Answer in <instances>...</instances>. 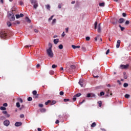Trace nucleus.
Returning <instances> with one entry per match:
<instances>
[{
	"label": "nucleus",
	"instance_id": "393cba45",
	"mask_svg": "<svg viewBox=\"0 0 131 131\" xmlns=\"http://www.w3.org/2000/svg\"><path fill=\"white\" fill-rule=\"evenodd\" d=\"M124 88H127L128 86V84L127 83H124L123 84Z\"/></svg>",
	"mask_w": 131,
	"mask_h": 131
},
{
	"label": "nucleus",
	"instance_id": "e2e57ef3",
	"mask_svg": "<svg viewBox=\"0 0 131 131\" xmlns=\"http://www.w3.org/2000/svg\"><path fill=\"white\" fill-rule=\"evenodd\" d=\"M60 122V121H59V120H57L55 122L56 124H58V123H59Z\"/></svg>",
	"mask_w": 131,
	"mask_h": 131
},
{
	"label": "nucleus",
	"instance_id": "f704fd0d",
	"mask_svg": "<svg viewBox=\"0 0 131 131\" xmlns=\"http://www.w3.org/2000/svg\"><path fill=\"white\" fill-rule=\"evenodd\" d=\"M17 100L18 102H20V103H23V100H22L21 98H18Z\"/></svg>",
	"mask_w": 131,
	"mask_h": 131
},
{
	"label": "nucleus",
	"instance_id": "c9c22d12",
	"mask_svg": "<svg viewBox=\"0 0 131 131\" xmlns=\"http://www.w3.org/2000/svg\"><path fill=\"white\" fill-rule=\"evenodd\" d=\"M14 24H20V21L18 20H16L14 23Z\"/></svg>",
	"mask_w": 131,
	"mask_h": 131
},
{
	"label": "nucleus",
	"instance_id": "680f3d73",
	"mask_svg": "<svg viewBox=\"0 0 131 131\" xmlns=\"http://www.w3.org/2000/svg\"><path fill=\"white\" fill-rule=\"evenodd\" d=\"M63 101H64V102H68V101H69V99H64L63 100Z\"/></svg>",
	"mask_w": 131,
	"mask_h": 131
},
{
	"label": "nucleus",
	"instance_id": "c756f323",
	"mask_svg": "<svg viewBox=\"0 0 131 131\" xmlns=\"http://www.w3.org/2000/svg\"><path fill=\"white\" fill-rule=\"evenodd\" d=\"M91 98H96V95L94 93H91Z\"/></svg>",
	"mask_w": 131,
	"mask_h": 131
},
{
	"label": "nucleus",
	"instance_id": "cd10ccee",
	"mask_svg": "<svg viewBox=\"0 0 131 131\" xmlns=\"http://www.w3.org/2000/svg\"><path fill=\"white\" fill-rule=\"evenodd\" d=\"M6 107H4V106H1V107H0V110H2L3 111L6 110Z\"/></svg>",
	"mask_w": 131,
	"mask_h": 131
},
{
	"label": "nucleus",
	"instance_id": "473e14b6",
	"mask_svg": "<svg viewBox=\"0 0 131 131\" xmlns=\"http://www.w3.org/2000/svg\"><path fill=\"white\" fill-rule=\"evenodd\" d=\"M16 105V107H17V108H20V103L17 102Z\"/></svg>",
	"mask_w": 131,
	"mask_h": 131
},
{
	"label": "nucleus",
	"instance_id": "7c9ffc66",
	"mask_svg": "<svg viewBox=\"0 0 131 131\" xmlns=\"http://www.w3.org/2000/svg\"><path fill=\"white\" fill-rule=\"evenodd\" d=\"M119 26L121 28V31H123L124 30V27H122L121 25H119Z\"/></svg>",
	"mask_w": 131,
	"mask_h": 131
},
{
	"label": "nucleus",
	"instance_id": "6e6d98bb",
	"mask_svg": "<svg viewBox=\"0 0 131 131\" xmlns=\"http://www.w3.org/2000/svg\"><path fill=\"white\" fill-rule=\"evenodd\" d=\"M110 52V50L108 49L106 52V55H108Z\"/></svg>",
	"mask_w": 131,
	"mask_h": 131
},
{
	"label": "nucleus",
	"instance_id": "c85d7f7f",
	"mask_svg": "<svg viewBox=\"0 0 131 131\" xmlns=\"http://www.w3.org/2000/svg\"><path fill=\"white\" fill-rule=\"evenodd\" d=\"M94 25H95V27H94L95 29H97V25H98V22L95 21Z\"/></svg>",
	"mask_w": 131,
	"mask_h": 131
},
{
	"label": "nucleus",
	"instance_id": "79ce46f5",
	"mask_svg": "<svg viewBox=\"0 0 131 131\" xmlns=\"http://www.w3.org/2000/svg\"><path fill=\"white\" fill-rule=\"evenodd\" d=\"M91 93H88L87 94V98H91Z\"/></svg>",
	"mask_w": 131,
	"mask_h": 131
},
{
	"label": "nucleus",
	"instance_id": "49530a36",
	"mask_svg": "<svg viewBox=\"0 0 131 131\" xmlns=\"http://www.w3.org/2000/svg\"><path fill=\"white\" fill-rule=\"evenodd\" d=\"M125 24V25H128V24H129V21L126 20Z\"/></svg>",
	"mask_w": 131,
	"mask_h": 131
},
{
	"label": "nucleus",
	"instance_id": "1a4fd4ad",
	"mask_svg": "<svg viewBox=\"0 0 131 131\" xmlns=\"http://www.w3.org/2000/svg\"><path fill=\"white\" fill-rule=\"evenodd\" d=\"M10 21H15V15H12L11 17H9Z\"/></svg>",
	"mask_w": 131,
	"mask_h": 131
},
{
	"label": "nucleus",
	"instance_id": "8fccbe9b",
	"mask_svg": "<svg viewBox=\"0 0 131 131\" xmlns=\"http://www.w3.org/2000/svg\"><path fill=\"white\" fill-rule=\"evenodd\" d=\"M4 107H7L8 106V103H5L3 104Z\"/></svg>",
	"mask_w": 131,
	"mask_h": 131
},
{
	"label": "nucleus",
	"instance_id": "c03bdc74",
	"mask_svg": "<svg viewBox=\"0 0 131 131\" xmlns=\"http://www.w3.org/2000/svg\"><path fill=\"white\" fill-rule=\"evenodd\" d=\"M54 104H56V101L53 100V101H52L51 105H54Z\"/></svg>",
	"mask_w": 131,
	"mask_h": 131
},
{
	"label": "nucleus",
	"instance_id": "0eeeda50",
	"mask_svg": "<svg viewBox=\"0 0 131 131\" xmlns=\"http://www.w3.org/2000/svg\"><path fill=\"white\" fill-rule=\"evenodd\" d=\"M15 126H21L22 125V122H16L14 124Z\"/></svg>",
	"mask_w": 131,
	"mask_h": 131
},
{
	"label": "nucleus",
	"instance_id": "f03ea898",
	"mask_svg": "<svg viewBox=\"0 0 131 131\" xmlns=\"http://www.w3.org/2000/svg\"><path fill=\"white\" fill-rule=\"evenodd\" d=\"M31 3L33 5L34 8L37 9V7H38V3H37L36 0H31Z\"/></svg>",
	"mask_w": 131,
	"mask_h": 131
},
{
	"label": "nucleus",
	"instance_id": "9d476101",
	"mask_svg": "<svg viewBox=\"0 0 131 131\" xmlns=\"http://www.w3.org/2000/svg\"><path fill=\"white\" fill-rule=\"evenodd\" d=\"M59 41H60V40H59V39H55L53 40V42L55 45H57V43H58Z\"/></svg>",
	"mask_w": 131,
	"mask_h": 131
},
{
	"label": "nucleus",
	"instance_id": "603ef678",
	"mask_svg": "<svg viewBox=\"0 0 131 131\" xmlns=\"http://www.w3.org/2000/svg\"><path fill=\"white\" fill-rule=\"evenodd\" d=\"M65 35H66V34H65V32H63L61 36L62 37H64V36H65Z\"/></svg>",
	"mask_w": 131,
	"mask_h": 131
},
{
	"label": "nucleus",
	"instance_id": "9b49d317",
	"mask_svg": "<svg viewBox=\"0 0 131 131\" xmlns=\"http://www.w3.org/2000/svg\"><path fill=\"white\" fill-rule=\"evenodd\" d=\"M72 48L74 49V50H75V49H79L80 48V46H75V45H72Z\"/></svg>",
	"mask_w": 131,
	"mask_h": 131
},
{
	"label": "nucleus",
	"instance_id": "ddd939ff",
	"mask_svg": "<svg viewBox=\"0 0 131 131\" xmlns=\"http://www.w3.org/2000/svg\"><path fill=\"white\" fill-rule=\"evenodd\" d=\"M79 84H80V85L81 87L83 86V80H80L79 81Z\"/></svg>",
	"mask_w": 131,
	"mask_h": 131
},
{
	"label": "nucleus",
	"instance_id": "e433bc0d",
	"mask_svg": "<svg viewBox=\"0 0 131 131\" xmlns=\"http://www.w3.org/2000/svg\"><path fill=\"white\" fill-rule=\"evenodd\" d=\"M70 67H71V68L72 69H75V65H71V66H70Z\"/></svg>",
	"mask_w": 131,
	"mask_h": 131
},
{
	"label": "nucleus",
	"instance_id": "ea45409f",
	"mask_svg": "<svg viewBox=\"0 0 131 131\" xmlns=\"http://www.w3.org/2000/svg\"><path fill=\"white\" fill-rule=\"evenodd\" d=\"M15 17H16V19H19V18H20V15H19V14H16L15 15Z\"/></svg>",
	"mask_w": 131,
	"mask_h": 131
},
{
	"label": "nucleus",
	"instance_id": "69168bd1",
	"mask_svg": "<svg viewBox=\"0 0 131 131\" xmlns=\"http://www.w3.org/2000/svg\"><path fill=\"white\" fill-rule=\"evenodd\" d=\"M20 118H24V115H23V114L20 115Z\"/></svg>",
	"mask_w": 131,
	"mask_h": 131
},
{
	"label": "nucleus",
	"instance_id": "aec40b11",
	"mask_svg": "<svg viewBox=\"0 0 131 131\" xmlns=\"http://www.w3.org/2000/svg\"><path fill=\"white\" fill-rule=\"evenodd\" d=\"M105 6V3H99L100 7H104Z\"/></svg>",
	"mask_w": 131,
	"mask_h": 131
},
{
	"label": "nucleus",
	"instance_id": "0e129e2a",
	"mask_svg": "<svg viewBox=\"0 0 131 131\" xmlns=\"http://www.w3.org/2000/svg\"><path fill=\"white\" fill-rule=\"evenodd\" d=\"M73 100L74 101H76V97H75V96H74V98H73Z\"/></svg>",
	"mask_w": 131,
	"mask_h": 131
},
{
	"label": "nucleus",
	"instance_id": "f257e3e1",
	"mask_svg": "<svg viewBox=\"0 0 131 131\" xmlns=\"http://www.w3.org/2000/svg\"><path fill=\"white\" fill-rule=\"evenodd\" d=\"M49 48L47 50V55L50 58H53L54 57V54L53 51H52V44H49Z\"/></svg>",
	"mask_w": 131,
	"mask_h": 131
},
{
	"label": "nucleus",
	"instance_id": "052dcab7",
	"mask_svg": "<svg viewBox=\"0 0 131 131\" xmlns=\"http://www.w3.org/2000/svg\"><path fill=\"white\" fill-rule=\"evenodd\" d=\"M122 16H123V17H126V14H125V13H123Z\"/></svg>",
	"mask_w": 131,
	"mask_h": 131
},
{
	"label": "nucleus",
	"instance_id": "7ed1b4c3",
	"mask_svg": "<svg viewBox=\"0 0 131 131\" xmlns=\"http://www.w3.org/2000/svg\"><path fill=\"white\" fill-rule=\"evenodd\" d=\"M1 36L2 38H6L7 37V33H6V31H3L1 32Z\"/></svg>",
	"mask_w": 131,
	"mask_h": 131
},
{
	"label": "nucleus",
	"instance_id": "6e6552de",
	"mask_svg": "<svg viewBox=\"0 0 131 131\" xmlns=\"http://www.w3.org/2000/svg\"><path fill=\"white\" fill-rule=\"evenodd\" d=\"M120 42H121L120 40H117V45H116V48L117 49H118L119 48V47H120Z\"/></svg>",
	"mask_w": 131,
	"mask_h": 131
},
{
	"label": "nucleus",
	"instance_id": "72a5a7b5",
	"mask_svg": "<svg viewBox=\"0 0 131 131\" xmlns=\"http://www.w3.org/2000/svg\"><path fill=\"white\" fill-rule=\"evenodd\" d=\"M46 108H41L40 110V112L43 113V112H46Z\"/></svg>",
	"mask_w": 131,
	"mask_h": 131
},
{
	"label": "nucleus",
	"instance_id": "37998d69",
	"mask_svg": "<svg viewBox=\"0 0 131 131\" xmlns=\"http://www.w3.org/2000/svg\"><path fill=\"white\" fill-rule=\"evenodd\" d=\"M49 103H51V100H48L46 102H45V105H48Z\"/></svg>",
	"mask_w": 131,
	"mask_h": 131
},
{
	"label": "nucleus",
	"instance_id": "a18cd8bd",
	"mask_svg": "<svg viewBox=\"0 0 131 131\" xmlns=\"http://www.w3.org/2000/svg\"><path fill=\"white\" fill-rule=\"evenodd\" d=\"M56 67H57V65L56 64H53L52 66V68L53 69L56 68Z\"/></svg>",
	"mask_w": 131,
	"mask_h": 131
},
{
	"label": "nucleus",
	"instance_id": "864d4df0",
	"mask_svg": "<svg viewBox=\"0 0 131 131\" xmlns=\"http://www.w3.org/2000/svg\"><path fill=\"white\" fill-rule=\"evenodd\" d=\"M104 95H105L104 92H100V96H104Z\"/></svg>",
	"mask_w": 131,
	"mask_h": 131
},
{
	"label": "nucleus",
	"instance_id": "3c124183",
	"mask_svg": "<svg viewBox=\"0 0 131 131\" xmlns=\"http://www.w3.org/2000/svg\"><path fill=\"white\" fill-rule=\"evenodd\" d=\"M2 113H3V114H5V115H6L8 113V112L6 111H5L2 112Z\"/></svg>",
	"mask_w": 131,
	"mask_h": 131
},
{
	"label": "nucleus",
	"instance_id": "58836bf2",
	"mask_svg": "<svg viewBox=\"0 0 131 131\" xmlns=\"http://www.w3.org/2000/svg\"><path fill=\"white\" fill-rule=\"evenodd\" d=\"M6 117H7L8 118H9V117H10V116H11V115H10V114H8V113L5 115Z\"/></svg>",
	"mask_w": 131,
	"mask_h": 131
},
{
	"label": "nucleus",
	"instance_id": "f8f14e48",
	"mask_svg": "<svg viewBox=\"0 0 131 131\" xmlns=\"http://www.w3.org/2000/svg\"><path fill=\"white\" fill-rule=\"evenodd\" d=\"M12 15H14V13H13V12H12L11 11H9L8 12V16L9 18L11 17Z\"/></svg>",
	"mask_w": 131,
	"mask_h": 131
},
{
	"label": "nucleus",
	"instance_id": "a878e982",
	"mask_svg": "<svg viewBox=\"0 0 131 131\" xmlns=\"http://www.w3.org/2000/svg\"><path fill=\"white\" fill-rule=\"evenodd\" d=\"M7 25L8 27H11V26H12V24L11 23V22L8 21L7 22Z\"/></svg>",
	"mask_w": 131,
	"mask_h": 131
},
{
	"label": "nucleus",
	"instance_id": "338daca9",
	"mask_svg": "<svg viewBox=\"0 0 131 131\" xmlns=\"http://www.w3.org/2000/svg\"><path fill=\"white\" fill-rule=\"evenodd\" d=\"M23 16H24V14H22V13H20V15H19V16L21 17H23Z\"/></svg>",
	"mask_w": 131,
	"mask_h": 131
},
{
	"label": "nucleus",
	"instance_id": "774afa93",
	"mask_svg": "<svg viewBox=\"0 0 131 131\" xmlns=\"http://www.w3.org/2000/svg\"><path fill=\"white\" fill-rule=\"evenodd\" d=\"M37 130H38V131H41V128H37Z\"/></svg>",
	"mask_w": 131,
	"mask_h": 131
},
{
	"label": "nucleus",
	"instance_id": "423d86ee",
	"mask_svg": "<svg viewBox=\"0 0 131 131\" xmlns=\"http://www.w3.org/2000/svg\"><path fill=\"white\" fill-rule=\"evenodd\" d=\"M128 66V64H121L120 67L121 69H126V68H127Z\"/></svg>",
	"mask_w": 131,
	"mask_h": 131
},
{
	"label": "nucleus",
	"instance_id": "4c0bfd02",
	"mask_svg": "<svg viewBox=\"0 0 131 131\" xmlns=\"http://www.w3.org/2000/svg\"><path fill=\"white\" fill-rule=\"evenodd\" d=\"M28 101H29V102H30V101H32V97H29L28 98Z\"/></svg>",
	"mask_w": 131,
	"mask_h": 131
},
{
	"label": "nucleus",
	"instance_id": "13d9d810",
	"mask_svg": "<svg viewBox=\"0 0 131 131\" xmlns=\"http://www.w3.org/2000/svg\"><path fill=\"white\" fill-rule=\"evenodd\" d=\"M19 4L20 5V6H23V5H24L23 2L20 1L19 2Z\"/></svg>",
	"mask_w": 131,
	"mask_h": 131
},
{
	"label": "nucleus",
	"instance_id": "b1692460",
	"mask_svg": "<svg viewBox=\"0 0 131 131\" xmlns=\"http://www.w3.org/2000/svg\"><path fill=\"white\" fill-rule=\"evenodd\" d=\"M124 97L126 98V99H128V98L130 97V95H129V94H126L125 95Z\"/></svg>",
	"mask_w": 131,
	"mask_h": 131
},
{
	"label": "nucleus",
	"instance_id": "5701e85b",
	"mask_svg": "<svg viewBox=\"0 0 131 131\" xmlns=\"http://www.w3.org/2000/svg\"><path fill=\"white\" fill-rule=\"evenodd\" d=\"M57 20L56 19V18H54L53 19L52 22V24H53V25H54V24H55V23H56Z\"/></svg>",
	"mask_w": 131,
	"mask_h": 131
},
{
	"label": "nucleus",
	"instance_id": "a211bd4d",
	"mask_svg": "<svg viewBox=\"0 0 131 131\" xmlns=\"http://www.w3.org/2000/svg\"><path fill=\"white\" fill-rule=\"evenodd\" d=\"M26 20L28 23H30V22H31V20H30V19H29V18H28V17H26Z\"/></svg>",
	"mask_w": 131,
	"mask_h": 131
},
{
	"label": "nucleus",
	"instance_id": "f3484780",
	"mask_svg": "<svg viewBox=\"0 0 131 131\" xmlns=\"http://www.w3.org/2000/svg\"><path fill=\"white\" fill-rule=\"evenodd\" d=\"M81 96V93H78L76 95H75V98H78V97H80Z\"/></svg>",
	"mask_w": 131,
	"mask_h": 131
},
{
	"label": "nucleus",
	"instance_id": "dca6fc26",
	"mask_svg": "<svg viewBox=\"0 0 131 131\" xmlns=\"http://www.w3.org/2000/svg\"><path fill=\"white\" fill-rule=\"evenodd\" d=\"M95 73H96V71H93V77H95V78H98L99 77V76L95 75Z\"/></svg>",
	"mask_w": 131,
	"mask_h": 131
},
{
	"label": "nucleus",
	"instance_id": "bb28decb",
	"mask_svg": "<svg viewBox=\"0 0 131 131\" xmlns=\"http://www.w3.org/2000/svg\"><path fill=\"white\" fill-rule=\"evenodd\" d=\"M96 126V122H93L91 125V127H95Z\"/></svg>",
	"mask_w": 131,
	"mask_h": 131
},
{
	"label": "nucleus",
	"instance_id": "4be33fe9",
	"mask_svg": "<svg viewBox=\"0 0 131 131\" xmlns=\"http://www.w3.org/2000/svg\"><path fill=\"white\" fill-rule=\"evenodd\" d=\"M58 48L59 50H62L63 49V45L62 44H60L59 45Z\"/></svg>",
	"mask_w": 131,
	"mask_h": 131
},
{
	"label": "nucleus",
	"instance_id": "5fc2aeb1",
	"mask_svg": "<svg viewBox=\"0 0 131 131\" xmlns=\"http://www.w3.org/2000/svg\"><path fill=\"white\" fill-rule=\"evenodd\" d=\"M69 30V28H66V33H68Z\"/></svg>",
	"mask_w": 131,
	"mask_h": 131
},
{
	"label": "nucleus",
	"instance_id": "4d7b16f0",
	"mask_svg": "<svg viewBox=\"0 0 131 131\" xmlns=\"http://www.w3.org/2000/svg\"><path fill=\"white\" fill-rule=\"evenodd\" d=\"M39 107H40V108H42V107H43V104H39Z\"/></svg>",
	"mask_w": 131,
	"mask_h": 131
},
{
	"label": "nucleus",
	"instance_id": "39448f33",
	"mask_svg": "<svg viewBox=\"0 0 131 131\" xmlns=\"http://www.w3.org/2000/svg\"><path fill=\"white\" fill-rule=\"evenodd\" d=\"M4 124L5 125V126H9L10 125V121L9 120L4 121Z\"/></svg>",
	"mask_w": 131,
	"mask_h": 131
},
{
	"label": "nucleus",
	"instance_id": "6ab92c4d",
	"mask_svg": "<svg viewBox=\"0 0 131 131\" xmlns=\"http://www.w3.org/2000/svg\"><path fill=\"white\" fill-rule=\"evenodd\" d=\"M46 8L47 9V10H49L50 11V9H51V6L50 5H46Z\"/></svg>",
	"mask_w": 131,
	"mask_h": 131
},
{
	"label": "nucleus",
	"instance_id": "a19ab883",
	"mask_svg": "<svg viewBox=\"0 0 131 131\" xmlns=\"http://www.w3.org/2000/svg\"><path fill=\"white\" fill-rule=\"evenodd\" d=\"M85 39H86V40L89 41V40H90V39H91V38L89 36H87V37H86Z\"/></svg>",
	"mask_w": 131,
	"mask_h": 131
},
{
	"label": "nucleus",
	"instance_id": "20e7f679",
	"mask_svg": "<svg viewBox=\"0 0 131 131\" xmlns=\"http://www.w3.org/2000/svg\"><path fill=\"white\" fill-rule=\"evenodd\" d=\"M32 94L34 96V99H36V98H38V94H37V92L36 91H33Z\"/></svg>",
	"mask_w": 131,
	"mask_h": 131
},
{
	"label": "nucleus",
	"instance_id": "412c9836",
	"mask_svg": "<svg viewBox=\"0 0 131 131\" xmlns=\"http://www.w3.org/2000/svg\"><path fill=\"white\" fill-rule=\"evenodd\" d=\"M98 104L99 105V107H102V101H98Z\"/></svg>",
	"mask_w": 131,
	"mask_h": 131
},
{
	"label": "nucleus",
	"instance_id": "bf43d9fd",
	"mask_svg": "<svg viewBox=\"0 0 131 131\" xmlns=\"http://www.w3.org/2000/svg\"><path fill=\"white\" fill-rule=\"evenodd\" d=\"M98 38H99V36H97L95 38V41H97V40H98Z\"/></svg>",
	"mask_w": 131,
	"mask_h": 131
},
{
	"label": "nucleus",
	"instance_id": "4468645a",
	"mask_svg": "<svg viewBox=\"0 0 131 131\" xmlns=\"http://www.w3.org/2000/svg\"><path fill=\"white\" fill-rule=\"evenodd\" d=\"M97 30L98 32H101V24H98Z\"/></svg>",
	"mask_w": 131,
	"mask_h": 131
},
{
	"label": "nucleus",
	"instance_id": "de8ad7c7",
	"mask_svg": "<svg viewBox=\"0 0 131 131\" xmlns=\"http://www.w3.org/2000/svg\"><path fill=\"white\" fill-rule=\"evenodd\" d=\"M59 95L60 96H63V95H64V92H63V91H61L60 93H59Z\"/></svg>",
	"mask_w": 131,
	"mask_h": 131
},
{
	"label": "nucleus",
	"instance_id": "2eb2a0df",
	"mask_svg": "<svg viewBox=\"0 0 131 131\" xmlns=\"http://www.w3.org/2000/svg\"><path fill=\"white\" fill-rule=\"evenodd\" d=\"M124 23V18H120L119 20V23L122 24Z\"/></svg>",
	"mask_w": 131,
	"mask_h": 131
},
{
	"label": "nucleus",
	"instance_id": "09e8293b",
	"mask_svg": "<svg viewBox=\"0 0 131 131\" xmlns=\"http://www.w3.org/2000/svg\"><path fill=\"white\" fill-rule=\"evenodd\" d=\"M58 8L59 9H61V8H62V5L59 4L58 5Z\"/></svg>",
	"mask_w": 131,
	"mask_h": 131
},
{
	"label": "nucleus",
	"instance_id": "2f4dec72",
	"mask_svg": "<svg viewBox=\"0 0 131 131\" xmlns=\"http://www.w3.org/2000/svg\"><path fill=\"white\" fill-rule=\"evenodd\" d=\"M53 18H54V15L51 16L48 19V21H51V20H53Z\"/></svg>",
	"mask_w": 131,
	"mask_h": 131
}]
</instances>
